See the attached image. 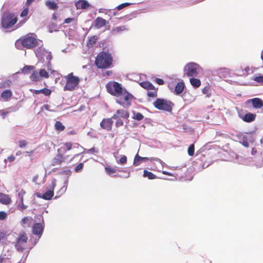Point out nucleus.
Masks as SVG:
<instances>
[{
  "label": "nucleus",
  "mask_w": 263,
  "mask_h": 263,
  "mask_svg": "<svg viewBox=\"0 0 263 263\" xmlns=\"http://www.w3.org/2000/svg\"><path fill=\"white\" fill-rule=\"evenodd\" d=\"M113 58L108 51L99 52L95 59V65L100 69H107L111 67L113 64Z\"/></svg>",
  "instance_id": "f257e3e1"
},
{
  "label": "nucleus",
  "mask_w": 263,
  "mask_h": 263,
  "mask_svg": "<svg viewBox=\"0 0 263 263\" xmlns=\"http://www.w3.org/2000/svg\"><path fill=\"white\" fill-rule=\"evenodd\" d=\"M15 45L17 49L22 47L32 49L37 46V41L35 37L27 34L17 40Z\"/></svg>",
  "instance_id": "f03ea898"
},
{
  "label": "nucleus",
  "mask_w": 263,
  "mask_h": 263,
  "mask_svg": "<svg viewBox=\"0 0 263 263\" xmlns=\"http://www.w3.org/2000/svg\"><path fill=\"white\" fill-rule=\"evenodd\" d=\"M17 21V17L14 13L5 12L1 17V25L5 29H9L14 25Z\"/></svg>",
  "instance_id": "7ed1b4c3"
},
{
  "label": "nucleus",
  "mask_w": 263,
  "mask_h": 263,
  "mask_svg": "<svg viewBox=\"0 0 263 263\" xmlns=\"http://www.w3.org/2000/svg\"><path fill=\"white\" fill-rule=\"evenodd\" d=\"M66 84L64 86V91H73L78 87L79 84L80 78L73 74V72L69 73L65 76Z\"/></svg>",
  "instance_id": "20e7f679"
},
{
  "label": "nucleus",
  "mask_w": 263,
  "mask_h": 263,
  "mask_svg": "<svg viewBox=\"0 0 263 263\" xmlns=\"http://www.w3.org/2000/svg\"><path fill=\"white\" fill-rule=\"evenodd\" d=\"M154 106L159 110L171 112L174 104L169 100L158 98L153 103Z\"/></svg>",
  "instance_id": "39448f33"
},
{
  "label": "nucleus",
  "mask_w": 263,
  "mask_h": 263,
  "mask_svg": "<svg viewBox=\"0 0 263 263\" xmlns=\"http://www.w3.org/2000/svg\"><path fill=\"white\" fill-rule=\"evenodd\" d=\"M106 89L110 94L117 97L120 96L124 90L121 84L117 82L107 84Z\"/></svg>",
  "instance_id": "423d86ee"
},
{
  "label": "nucleus",
  "mask_w": 263,
  "mask_h": 263,
  "mask_svg": "<svg viewBox=\"0 0 263 263\" xmlns=\"http://www.w3.org/2000/svg\"><path fill=\"white\" fill-rule=\"evenodd\" d=\"M28 236L25 232L21 233L16 238L15 247L18 251L22 252L27 246Z\"/></svg>",
  "instance_id": "0eeeda50"
},
{
  "label": "nucleus",
  "mask_w": 263,
  "mask_h": 263,
  "mask_svg": "<svg viewBox=\"0 0 263 263\" xmlns=\"http://www.w3.org/2000/svg\"><path fill=\"white\" fill-rule=\"evenodd\" d=\"M198 65L193 62L187 64L184 68V71L189 77H197L198 73Z\"/></svg>",
  "instance_id": "6e6552de"
},
{
  "label": "nucleus",
  "mask_w": 263,
  "mask_h": 263,
  "mask_svg": "<svg viewBox=\"0 0 263 263\" xmlns=\"http://www.w3.org/2000/svg\"><path fill=\"white\" fill-rule=\"evenodd\" d=\"M36 54L38 57H41L42 58H45L46 61L48 62H50L51 60L52 59L51 52L47 51L42 47H40L37 50Z\"/></svg>",
  "instance_id": "1a4fd4ad"
},
{
  "label": "nucleus",
  "mask_w": 263,
  "mask_h": 263,
  "mask_svg": "<svg viewBox=\"0 0 263 263\" xmlns=\"http://www.w3.org/2000/svg\"><path fill=\"white\" fill-rule=\"evenodd\" d=\"M56 186V180L53 179L52 180L51 186L49 190L46 191L42 196V198L45 200H50L54 195V189Z\"/></svg>",
  "instance_id": "9d476101"
},
{
  "label": "nucleus",
  "mask_w": 263,
  "mask_h": 263,
  "mask_svg": "<svg viewBox=\"0 0 263 263\" xmlns=\"http://www.w3.org/2000/svg\"><path fill=\"white\" fill-rule=\"evenodd\" d=\"M112 125L113 121L111 119L104 118L100 122L101 127L108 132L111 130Z\"/></svg>",
  "instance_id": "9b49d317"
},
{
  "label": "nucleus",
  "mask_w": 263,
  "mask_h": 263,
  "mask_svg": "<svg viewBox=\"0 0 263 263\" xmlns=\"http://www.w3.org/2000/svg\"><path fill=\"white\" fill-rule=\"evenodd\" d=\"M60 149L58 150V154L54 157L52 161V164L53 166L60 165L64 162L67 156H65L63 154L60 153Z\"/></svg>",
  "instance_id": "f8f14e48"
},
{
  "label": "nucleus",
  "mask_w": 263,
  "mask_h": 263,
  "mask_svg": "<svg viewBox=\"0 0 263 263\" xmlns=\"http://www.w3.org/2000/svg\"><path fill=\"white\" fill-rule=\"evenodd\" d=\"M148 160H149L148 158L142 157L140 156L138 154H137L135 157L133 164H134V165L137 166L140 164L141 161H142V160L147 161ZM149 160L151 161H160V160L157 158H151L149 159Z\"/></svg>",
  "instance_id": "ddd939ff"
},
{
  "label": "nucleus",
  "mask_w": 263,
  "mask_h": 263,
  "mask_svg": "<svg viewBox=\"0 0 263 263\" xmlns=\"http://www.w3.org/2000/svg\"><path fill=\"white\" fill-rule=\"evenodd\" d=\"M44 230V226L41 223H35L32 226V233L40 237Z\"/></svg>",
  "instance_id": "4468645a"
},
{
  "label": "nucleus",
  "mask_w": 263,
  "mask_h": 263,
  "mask_svg": "<svg viewBox=\"0 0 263 263\" xmlns=\"http://www.w3.org/2000/svg\"><path fill=\"white\" fill-rule=\"evenodd\" d=\"M107 22L101 17H98L96 18L93 23V26L96 29H99L105 26Z\"/></svg>",
  "instance_id": "2eb2a0df"
},
{
  "label": "nucleus",
  "mask_w": 263,
  "mask_h": 263,
  "mask_svg": "<svg viewBox=\"0 0 263 263\" xmlns=\"http://www.w3.org/2000/svg\"><path fill=\"white\" fill-rule=\"evenodd\" d=\"M252 102V105L255 108H260L263 106V101L258 98H255L252 99L247 100V103Z\"/></svg>",
  "instance_id": "dca6fc26"
},
{
  "label": "nucleus",
  "mask_w": 263,
  "mask_h": 263,
  "mask_svg": "<svg viewBox=\"0 0 263 263\" xmlns=\"http://www.w3.org/2000/svg\"><path fill=\"white\" fill-rule=\"evenodd\" d=\"M120 96L121 97L122 103L126 102L128 104H130V102L133 98V95L128 92L126 90H124L123 93Z\"/></svg>",
  "instance_id": "f3484780"
},
{
  "label": "nucleus",
  "mask_w": 263,
  "mask_h": 263,
  "mask_svg": "<svg viewBox=\"0 0 263 263\" xmlns=\"http://www.w3.org/2000/svg\"><path fill=\"white\" fill-rule=\"evenodd\" d=\"M90 6L86 0H79L75 3V6L77 9H85Z\"/></svg>",
  "instance_id": "a211bd4d"
},
{
  "label": "nucleus",
  "mask_w": 263,
  "mask_h": 263,
  "mask_svg": "<svg viewBox=\"0 0 263 263\" xmlns=\"http://www.w3.org/2000/svg\"><path fill=\"white\" fill-rule=\"evenodd\" d=\"M33 221L31 217H24L21 221L20 223L22 227L25 228L26 227H30Z\"/></svg>",
  "instance_id": "6ab92c4d"
},
{
  "label": "nucleus",
  "mask_w": 263,
  "mask_h": 263,
  "mask_svg": "<svg viewBox=\"0 0 263 263\" xmlns=\"http://www.w3.org/2000/svg\"><path fill=\"white\" fill-rule=\"evenodd\" d=\"M12 200L8 195L0 193V203L3 204L8 205L11 203Z\"/></svg>",
  "instance_id": "aec40b11"
},
{
  "label": "nucleus",
  "mask_w": 263,
  "mask_h": 263,
  "mask_svg": "<svg viewBox=\"0 0 263 263\" xmlns=\"http://www.w3.org/2000/svg\"><path fill=\"white\" fill-rule=\"evenodd\" d=\"M30 91L36 95H39L42 93L46 96H49L51 93V90L50 89L46 88H44L43 89L40 90L30 89Z\"/></svg>",
  "instance_id": "412c9836"
},
{
  "label": "nucleus",
  "mask_w": 263,
  "mask_h": 263,
  "mask_svg": "<svg viewBox=\"0 0 263 263\" xmlns=\"http://www.w3.org/2000/svg\"><path fill=\"white\" fill-rule=\"evenodd\" d=\"M255 114L247 113L245 114L242 117H241V119L243 120V121L249 123L254 121L255 119Z\"/></svg>",
  "instance_id": "4be33fe9"
},
{
  "label": "nucleus",
  "mask_w": 263,
  "mask_h": 263,
  "mask_svg": "<svg viewBox=\"0 0 263 263\" xmlns=\"http://www.w3.org/2000/svg\"><path fill=\"white\" fill-rule=\"evenodd\" d=\"M184 84L183 82L178 83L175 87V93L176 95H179L184 90Z\"/></svg>",
  "instance_id": "5701e85b"
},
{
  "label": "nucleus",
  "mask_w": 263,
  "mask_h": 263,
  "mask_svg": "<svg viewBox=\"0 0 263 263\" xmlns=\"http://www.w3.org/2000/svg\"><path fill=\"white\" fill-rule=\"evenodd\" d=\"M46 6L50 10H56L58 8L57 4L52 1L47 0L45 1Z\"/></svg>",
  "instance_id": "b1692460"
},
{
  "label": "nucleus",
  "mask_w": 263,
  "mask_h": 263,
  "mask_svg": "<svg viewBox=\"0 0 263 263\" xmlns=\"http://www.w3.org/2000/svg\"><path fill=\"white\" fill-rule=\"evenodd\" d=\"M12 96V92L11 90L7 89L1 93V97L5 100L7 101Z\"/></svg>",
  "instance_id": "393cba45"
},
{
  "label": "nucleus",
  "mask_w": 263,
  "mask_h": 263,
  "mask_svg": "<svg viewBox=\"0 0 263 263\" xmlns=\"http://www.w3.org/2000/svg\"><path fill=\"white\" fill-rule=\"evenodd\" d=\"M30 79L32 81L36 82L41 80L39 72L37 70H34L30 76Z\"/></svg>",
  "instance_id": "a878e982"
},
{
  "label": "nucleus",
  "mask_w": 263,
  "mask_h": 263,
  "mask_svg": "<svg viewBox=\"0 0 263 263\" xmlns=\"http://www.w3.org/2000/svg\"><path fill=\"white\" fill-rule=\"evenodd\" d=\"M8 234L6 231L0 230V242L3 244H6L7 237Z\"/></svg>",
  "instance_id": "bb28decb"
},
{
  "label": "nucleus",
  "mask_w": 263,
  "mask_h": 263,
  "mask_svg": "<svg viewBox=\"0 0 263 263\" xmlns=\"http://www.w3.org/2000/svg\"><path fill=\"white\" fill-rule=\"evenodd\" d=\"M190 82L192 86L195 88H198L201 85V81L199 79L192 77L190 79Z\"/></svg>",
  "instance_id": "cd10ccee"
},
{
  "label": "nucleus",
  "mask_w": 263,
  "mask_h": 263,
  "mask_svg": "<svg viewBox=\"0 0 263 263\" xmlns=\"http://www.w3.org/2000/svg\"><path fill=\"white\" fill-rule=\"evenodd\" d=\"M140 86L146 89L150 90L154 88V85L148 81L142 82L140 83Z\"/></svg>",
  "instance_id": "c85d7f7f"
},
{
  "label": "nucleus",
  "mask_w": 263,
  "mask_h": 263,
  "mask_svg": "<svg viewBox=\"0 0 263 263\" xmlns=\"http://www.w3.org/2000/svg\"><path fill=\"white\" fill-rule=\"evenodd\" d=\"M144 177H147L149 179H154L157 178L156 176L153 173L149 172L146 170H144L143 171V175Z\"/></svg>",
  "instance_id": "c756f323"
},
{
  "label": "nucleus",
  "mask_w": 263,
  "mask_h": 263,
  "mask_svg": "<svg viewBox=\"0 0 263 263\" xmlns=\"http://www.w3.org/2000/svg\"><path fill=\"white\" fill-rule=\"evenodd\" d=\"M251 139H252V136L250 135L249 136L247 135L243 136L242 138V144L246 147H249V143L248 141Z\"/></svg>",
  "instance_id": "7c9ffc66"
},
{
  "label": "nucleus",
  "mask_w": 263,
  "mask_h": 263,
  "mask_svg": "<svg viewBox=\"0 0 263 263\" xmlns=\"http://www.w3.org/2000/svg\"><path fill=\"white\" fill-rule=\"evenodd\" d=\"M55 129L59 132L63 131L65 127L60 121H57L54 124Z\"/></svg>",
  "instance_id": "2f4dec72"
},
{
  "label": "nucleus",
  "mask_w": 263,
  "mask_h": 263,
  "mask_svg": "<svg viewBox=\"0 0 263 263\" xmlns=\"http://www.w3.org/2000/svg\"><path fill=\"white\" fill-rule=\"evenodd\" d=\"M133 118L134 119L137 120L138 121H141L143 119L144 116L140 112H137L136 111H133Z\"/></svg>",
  "instance_id": "473e14b6"
},
{
  "label": "nucleus",
  "mask_w": 263,
  "mask_h": 263,
  "mask_svg": "<svg viewBox=\"0 0 263 263\" xmlns=\"http://www.w3.org/2000/svg\"><path fill=\"white\" fill-rule=\"evenodd\" d=\"M34 67L33 66L31 65H26L22 69V72L25 74H27L30 72L31 71L34 69Z\"/></svg>",
  "instance_id": "72a5a7b5"
},
{
  "label": "nucleus",
  "mask_w": 263,
  "mask_h": 263,
  "mask_svg": "<svg viewBox=\"0 0 263 263\" xmlns=\"http://www.w3.org/2000/svg\"><path fill=\"white\" fill-rule=\"evenodd\" d=\"M117 114L123 118H128L129 117V114L127 111L124 110H118L117 111Z\"/></svg>",
  "instance_id": "f704fd0d"
},
{
  "label": "nucleus",
  "mask_w": 263,
  "mask_h": 263,
  "mask_svg": "<svg viewBox=\"0 0 263 263\" xmlns=\"http://www.w3.org/2000/svg\"><path fill=\"white\" fill-rule=\"evenodd\" d=\"M98 40V37L96 35H93L89 39V40L87 43V45L88 46L93 45Z\"/></svg>",
  "instance_id": "c9c22d12"
},
{
  "label": "nucleus",
  "mask_w": 263,
  "mask_h": 263,
  "mask_svg": "<svg viewBox=\"0 0 263 263\" xmlns=\"http://www.w3.org/2000/svg\"><path fill=\"white\" fill-rule=\"evenodd\" d=\"M39 73L41 79L42 78H48L49 77L48 72L44 69H40Z\"/></svg>",
  "instance_id": "e433bc0d"
},
{
  "label": "nucleus",
  "mask_w": 263,
  "mask_h": 263,
  "mask_svg": "<svg viewBox=\"0 0 263 263\" xmlns=\"http://www.w3.org/2000/svg\"><path fill=\"white\" fill-rule=\"evenodd\" d=\"M149 91L147 92V96L149 97L155 98L157 96V90L154 88L153 89H150Z\"/></svg>",
  "instance_id": "4c0bfd02"
},
{
  "label": "nucleus",
  "mask_w": 263,
  "mask_h": 263,
  "mask_svg": "<svg viewBox=\"0 0 263 263\" xmlns=\"http://www.w3.org/2000/svg\"><path fill=\"white\" fill-rule=\"evenodd\" d=\"M106 172L107 174L110 175L112 174L115 173L117 172V170L114 167H111L110 166H107L105 168Z\"/></svg>",
  "instance_id": "58836bf2"
},
{
  "label": "nucleus",
  "mask_w": 263,
  "mask_h": 263,
  "mask_svg": "<svg viewBox=\"0 0 263 263\" xmlns=\"http://www.w3.org/2000/svg\"><path fill=\"white\" fill-rule=\"evenodd\" d=\"M195 147L194 144H192L189 146L187 149V153L189 156H193L194 154Z\"/></svg>",
  "instance_id": "ea45409f"
},
{
  "label": "nucleus",
  "mask_w": 263,
  "mask_h": 263,
  "mask_svg": "<svg viewBox=\"0 0 263 263\" xmlns=\"http://www.w3.org/2000/svg\"><path fill=\"white\" fill-rule=\"evenodd\" d=\"M127 29L125 26L116 27L113 28L112 31L118 33L121 31H123L126 30Z\"/></svg>",
  "instance_id": "a19ab883"
},
{
  "label": "nucleus",
  "mask_w": 263,
  "mask_h": 263,
  "mask_svg": "<svg viewBox=\"0 0 263 263\" xmlns=\"http://www.w3.org/2000/svg\"><path fill=\"white\" fill-rule=\"evenodd\" d=\"M17 208L18 210L23 212L24 210L27 208V205L24 204V202L19 203L17 205Z\"/></svg>",
  "instance_id": "79ce46f5"
},
{
  "label": "nucleus",
  "mask_w": 263,
  "mask_h": 263,
  "mask_svg": "<svg viewBox=\"0 0 263 263\" xmlns=\"http://www.w3.org/2000/svg\"><path fill=\"white\" fill-rule=\"evenodd\" d=\"M251 69L249 67L247 66L245 68L244 70L242 71V75L243 76H248L251 72H252Z\"/></svg>",
  "instance_id": "37998d69"
},
{
  "label": "nucleus",
  "mask_w": 263,
  "mask_h": 263,
  "mask_svg": "<svg viewBox=\"0 0 263 263\" xmlns=\"http://www.w3.org/2000/svg\"><path fill=\"white\" fill-rule=\"evenodd\" d=\"M130 4L129 3H125L121 4L117 7V9H118V10H120L124 8L125 7L129 6Z\"/></svg>",
  "instance_id": "c03bdc74"
},
{
  "label": "nucleus",
  "mask_w": 263,
  "mask_h": 263,
  "mask_svg": "<svg viewBox=\"0 0 263 263\" xmlns=\"http://www.w3.org/2000/svg\"><path fill=\"white\" fill-rule=\"evenodd\" d=\"M119 163L121 164H124L127 163V157L125 155L122 156L119 159Z\"/></svg>",
  "instance_id": "a18cd8bd"
},
{
  "label": "nucleus",
  "mask_w": 263,
  "mask_h": 263,
  "mask_svg": "<svg viewBox=\"0 0 263 263\" xmlns=\"http://www.w3.org/2000/svg\"><path fill=\"white\" fill-rule=\"evenodd\" d=\"M84 165L83 163H80L76 167L74 171L76 172H79L83 170Z\"/></svg>",
  "instance_id": "49530a36"
},
{
  "label": "nucleus",
  "mask_w": 263,
  "mask_h": 263,
  "mask_svg": "<svg viewBox=\"0 0 263 263\" xmlns=\"http://www.w3.org/2000/svg\"><path fill=\"white\" fill-rule=\"evenodd\" d=\"M7 217V214L4 211H0V220H4Z\"/></svg>",
  "instance_id": "de8ad7c7"
},
{
  "label": "nucleus",
  "mask_w": 263,
  "mask_h": 263,
  "mask_svg": "<svg viewBox=\"0 0 263 263\" xmlns=\"http://www.w3.org/2000/svg\"><path fill=\"white\" fill-rule=\"evenodd\" d=\"M27 144L26 141L24 140H20L18 141V145L20 148L25 147Z\"/></svg>",
  "instance_id": "09e8293b"
},
{
  "label": "nucleus",
  "mask_w": 263,
  "mask_h": 263,
  "mask_svg": "<svg viewBox=\"0 0 263 263\" xmlns=\"http://www.w3.org/2000/svg\"><path fill=\"white\" fill-rule=\"evenodd\" d=\"M253 80L258 83H263V76H259L255 77Z\"/></svg>",
  "instance_id": "8fccbe9b"
},
{
  "label": "nucleus",
  "mask_w": 263,
  "mask_h": 263,
  "mask_svg": "<svg viewBox=\"0 0 263 263\" xmlns=\"http://www.w3.org/2000/svg\"><path fill=\"white\" fill-rule=\"evenodd\" d=\"M123 125V121L121 119H118L115 125L117 127H119L120 126H121Z\"/></svg>",
  "instance_id": "3c124183"
},
{
  "label": "nucleus",
  "mask_w": 263,
  "mask_h": 263,
  "mask_svg": "<svg viewBox=\"0 0 263 263\" xmlns=\"http://www.w3.org/2000/svg\"><path fill=\"white\" fill-rule=\"evenodd\" d=\"M28 12H29L28 9L27 8H26L22 11V12H21V13L20 14V16L21 17L26 16L28 14Z\"/></svg>",
  "instance_id": "603ef678"
},
{
  "label": "nucleus",
  "mask_w": 263,
  "mask_h": 263,
  "mask_svg": "<svg viewBox=\"0 0 263 263\" xmlns=\"http://www.w3.org/2000/svg\"><path fill=\"white\" fill-rule=\"evenodd\" d=\"M64 145L66 147V148L67 149V150H70L72 148V143L70 142H66L64 143Z\"/></svg>",
  "instance_id": "864d4df0"
},
{
  "label": "nucleus",
  "mask_w": 263,
  "mask_h": 263,
  "mask_svg": "<svg viewBox=\"0 0 263 263\" xmlns=\"http://www.w3.org/2000/svg\"><path fill=\"white\" fill-rule=\"evenodd\" d=\"M155 82L159 85H163L164 83V81L162 79L156 78Z\"/></svg>",
  "instance_id": "5fc2aeb1"
},
{
  "label": "nucleus",
  "mask_w": 263,
  "mask_h": 263,
  "mask_svg": "<svg viewBox=\"0 0 263 263\" xmlns=\"http://www.w3.org/2000/svg\"><path fill=\"white\" fill-rule=\"evenodd\" d=\"M75 20L74 18H67L65 20L64 23L66 24H68L71 23V22L74 21Z\"/></svg>",
  "instance_id": "6e6d98bb"
},
{
  "label": "nucleus",
  "mask_w": 263,
  "mask_h": 263,
  "mask_svg": "<svg viewBox=\"0 0 263 263\" xmlns=\"http://www.w3.org/2000/svg\"><path fill=\"white\" fill-rule=\"evenodd\" d=\"M209 90V87L206 86V87H204L202 89V93H203V94L206 95V94H207V93H208Z\"/></svg>",
  "instance_id": "4d7b16f0"
},
{
  "label": "nucleus",
  "mask_w": 263,
  "mask_h": 263,
  "mask_svg": "<svg viewBox=\"0 0 263 263\" xmlns=\"http://www.w3.org/2000/svg\"><path fill=\"white\" fill-rule=\"evenodd\" d=\"M26 194V192L24 190H21V191L18 193V197H23Z\"/></svg>",
  "instance_id": "13d9d810"
},
{
  "label": "nucleus",
  "mask_w": 263,
  "mask_h": 263,
  "mask_svg": "<svg viewBox=\"0 0 263 263\" xmlns=\"http://www.w3.org/2000/svg\"><path fill=\"white\" fill-rule=\"evenodd\" d=\"M15 158L13 155H11L7 158L9 162H13L14 161Z\"/></svg>",
  "instance_id": "bf43d9fd"
},
{
  "label": "nucleus",
  "mask_w": 263,
  "mask_h": 263,
  "mask_svg": "<svg viewBox=\"0 0 263 263\" xmlns=\"http://www.w3.org/2000/svg\"><path fill=\"white\" fill-rule=\"evenodd\" d=\"M88 151L90 153H98V150L95 147L91 148L90 149H88Z\"/></svg>",
  "instance_id": "052dcab7"
},
{
  "label": "nucleus",
  "mask_w": 263,
  "mask_h": 263,
  "mask_svg": "<svg viewBox=\"0 0 263 263\" xmlns=\"http://www.w3.org/2000/svg\"><path fill=\"white\" fill-rule=\"evenodd\" d=\"M219 73H220L222 72L228 73V69L227 68H221L218 70Z\"/></svg>",
  "instance_id": "680f3d73"
},
{
  "label": "nucleus",
  "mask_w": 263,
  "mask_h": 263,
  "mask_svg": "<svg viewBox=\"0 0 263 263\" xmlns=\"http://www.w3.org/2000/svg\"><path fill=\"white\" fill-rule=\"evenodd\" d=\"M118 117H119V115L117 113L116 114L112 116V117L110 118V119H111V120L112 119H117V120L118 119H119Z\"/></svg>",
  "instance_id": "e2e57ef3"
},
{
  "label": "nucleus",
  "mask_w": 263,
  "mask_h": 263,
  "mask_svg": "<svg viewBox=\"0 0 263 263\" xmlns=\"http://www.w3.org/2000/svg\"><path fill=\"white\" fill-rule=\"evenodd\" d=\"M35 0H27L26 5L29 6Z\"/></svg>",
  "instance_id": "0e129e2a"
},
{
  "label": "nucleus",
  "mask_w": 263,
  "mask_h": 263,
  "mask_svg": "<svg viewBox=\"0 0 263 263\" xmlns=\"http://www.w3.org/2000/svg\"><path fill=\"white\" fill-rule=\"evenodd\" d=\"M51 64L50 62L47 63V68L49 70H51Z\"/></svg>",
  "instance_id": "69168bd1"
},
{
  "label": "nucleus",
  "mask_w": 263,
  "mask_h": 263,
  "mask_svg": "<svg viewBox=\"0 0 263 263\" xmlns=\"http://www.w3.org/2000/svg\"><path fill=\"white\" fill-rule=\"evenodd\" d=\"M34 153V150H31L30 151H26V153L28 154L29 155H31Z\"/></svg>",
  "instance_id": "338daca9"
},
{
  "label": "nucleus",
  "mask_w": 263,
  "mask_h": 263,
  "mask_svg": "<svg viewBox=\"0 0 263 263\" xmlns=\"http://www.w3.org/2000/svg\"><path fill=\"white\" fill-rule=\"evenodd\" d=\"M205 263H212V261L208 258H205L204 259Z\"/></svg>",
  "instance_id": "774afa93"
}]
</instances>
